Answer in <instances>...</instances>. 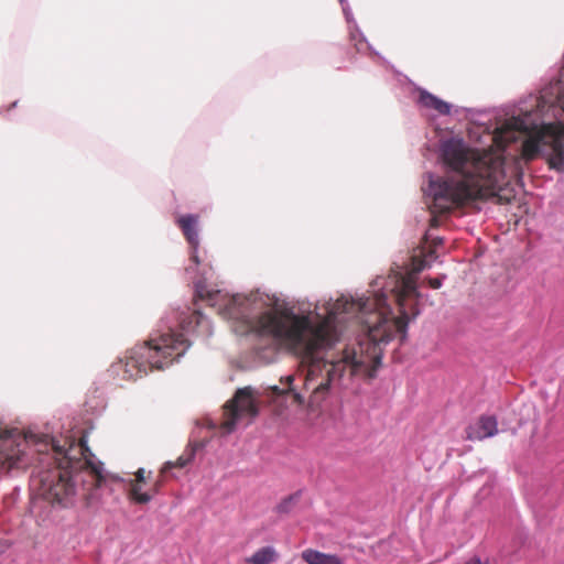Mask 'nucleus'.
Segmentation results:
<instances>
[{
	"mask_svg": "<svg viewBox=\"0 0 564 564\" xmlns=\"http://www.w3.org/2000/svg\"><path fill=\"white\" fill-rule=\"evenodd\" d=\"M422 269H424V261L423 260L420 262V264L417 265L416 270L421 271Z\"/></svg>",
	"mask_w": 564,
	"mask_h": 564,
	"instance_id": "26",
	"label": "nucleus"
},
{
	"mask_svg": "<svg viewBox=\"0 0 564 564\" xmlns=\"http://www.w3.org/2000/svg\"><path fill=\"white\" fill-rule=\"evenodd\" d=\"M259 394L251 387H243L236 391L232 399H230L224 406V421L221 429L231 433L237 423L247 419L248 423L252 422L259 414Z\"/></svg>",
	"mask_w": 564,
	"mask_h": 564,
	"instance_id": "7",
	"label": "nucleus"
},
{
	"mask_svg": "<svg viewBox=\"0 0 564 564\" xmlns=\"http://www.w3.org/2000/svg\"><path fill=\"white\" fill-rule=\"evenodd\" d=\"M419 102L421 104V106L427 109H433L437 113L443 116L449 115L451 112L449 104L423 89L420 90L419 93Z\"/></svg>",
	"mask_w": 564,
	"mask_h": 564,
	"instance_id": "12",
	"label": "nucleus"
},
{
	"mask_svg": "<svg viewBox=\"0 0 564 564\" xmlns=\"http://www.w3.org/2000/svg\"><path fill=\"white\" fill-rule=\"evenodd\" d=\"M512 169H513V173H514V175H516L517 177H520V176H521V174H522V169H521V159H519V158H518V159H516V160L513 161V166H512Z\"/></svg>",
	"mask_w": 564,
	"mask_h": 564,
	"instance_id": "21",
	"label": "nucleus"
},
{
	"mask_svg": "<svg viewBox=\"0 0 564 564\" xmlns=\"http://www.w3.org/2000/svg\"><path fill=\"white\" fill-rule=\"evenodd\" d=\"M290 501H291V499L283 501V502L279 506V509H280V510H282V511H286V510H288V506H289Z\"/></svg>",
	"mask_w": 564,
	"mask_h": 564,
	"instance_id": "24",
	"label": "nucleus"
},
{
	"mask_svg": "<svg viewBox=\"0 0 564 564\" xmlns=\"http://www.w3.org/2000/svg\"><path fill=\"white\" fill-rule=\"evenodd\" d=\"M467 437L471 441H481L498 433V423L495 416L482 415L475 425L467 429Z\"/></svg>",
	"mask_w": 564,
	"mask_h": 564,
	"instance_id": "10",
	"label": "nucleus"
},
{
	"mask_svg": "<svg viewBox=\"0 0 564 564\" xmlns=\"http://www.w3.org/2000/svg\"><path fill=\"white\" fill-rule=\"evenodd\" d=\"M129 497L134 502L144 505L152 499L153 495L150 492H142L141 484H138V481H130Z\"/></svg>",
	"mask_w": 564,
	"mask_h": 564,
	"instance_id": "16",
	"label": "nucleus"
},
{
	"mask_svg": "<svg viewBox=\"0 0 564 564\" xmlns=\"http://www.w3.org/2000/svg\"><path fill=\"white\" fill-rule=\"evenodd\" d=\"M555 99L550 101L554 107L564 110V84L551 87ZM518 134H525L522 143L521 159L532 161L539 155L546 158L551 169L562 170L564 166V123H550L542 127L528 124L524 118L512 117L497 129L498 143H511L518 140Z\"/></svg>",
	"mask_w": 564,
	"mask_h": 564,
	"instance_id": "3",
	"label": "nucleus"
},
{
	"mask_svg": "<svg viewBox=\"0 0 564 564\" xmlns=\"http://www.w3.org/2000/svg\"><path fill=\"white\" fill-rule=\"evenodd\" d=\"M68 444L69 454H72V463L69 468L73 470L74 481L77 485L82 482V489L84 497L89 500L91 498L93 490L102 486L106 481L104 474V464L100 462H93L89 453V448L84 440H79L78 443L66 442Z\"/></svg>",
	"mask_w": 564,
	"mask_h": 564,
	"instance_id": "6",
	"label": "nucleus"
},
{
	"mask_svg": "<svg viewBox=\"0 0 564 564\" xmlns=\"http://www.w3.org/2000/svg\"><path fill=\"white\" fill-rule=\"evenodd\" d=\"M48 467L41 470L36 477L37 495L51 505L66 508L73 503L78 490L73 470L69 468L72 454L68 447L54 444L53 455L48 456Z\"/></svg>",
	"mask_w": 564,
	"mask_h": 564,
	"instance_id": "5",
	"label": "nucleus"
},
{
	"mask_svg": "<svg viewBox=\"0 0 564 564\" xmlns=\"http://www.w3.org/2000/svg\"><path fill=\"white\" fill-rule=\"evenodd\" d=\"M278 558V553L272 546H264L246 558L248 564H271Z\"/></svg>",
	"mask_w": 564,
	"mask_h": 564,
	"instance_id": "14",
	"label": "nucleus"
},
{
	"mask_svg": "<svg viewBox=\"0 0 564 564\" xmlns=\"http://www.w3.org/2000/svg\"><path fill=\"white\" fill-rule=\"evenodd\" d=\"M302 558L307 564H344L343 560L335 554H326L313 549L302 552Z\"/></svg>",
	"mask_w": 564,
	"mask_h": 564,
	"instance_id": "13",
	"label": "nucleus"
},
{
	"mask_svg": "<svg viewBox=\"0 0 564 564\" xmlns=\"http://www.w3.org/2000/svg\"><path fill=\"white\" fill-rule=\"evenodd\" d=\"M293 381H294V376H288L284 379L283 378L281 379V383H283L285 386L284 389H280L278 386H274L271 389H272L273 393L276 394V395H283L285 393H292L293 402L295 404H297V405H303L304 402H305V399H304L302 393L296 392L293 389V387H292Z\"/></svg>",
	"mask_w": 564,
	"mask_h": 564,
	"instance_id": "15",
	"label": "nucleus"
},
{
	"mask_svg": "<svg viewBox=\"0 0 564 564\" xmlns=\"http://www.w3.org/2000/svg\"><path fill=\"white\" fill-rule=\"evenodd\" d=\"M203 319H204L203 314L199 311H194L192 313V315L189 316V321L186 324L185 323L183 324V328L189 330L193 328L191 326L192 323H194L195 326H199L203 323Z\"/></svg>",
	"mask_w": 564,
	"mask_h": 564,
	"instance_id": "18",
	"label": "nucleus"
},
{
	"mask_svg": "<svg viewBox=\"0 0 564 564\" xmlns=\"http://www.w3.org/2000/svg\"><path fill=\"white\" fill-rule=\"evenodd\" d=\"M134 476L135 478L131 481H138V484H143L145 481V470L143 468H139Z\"/></svg>",
	"mask_w": 564,
	"mask_h": 564,
	"instance_id": "19",
	"label": "nucleus"
},
{
	"mask_svg": "<svg viewBox=\"0 0 564 564\" xmlns=\"http://www.w3.org/2000/svg\"><path fill=\"white\" fill-rule=\"evenodd\" d=\"M192 457H193V454H189L187 457L182 455V456H180L174 462H166V463H164V465L161 468V474H166L172 468H183V467H185L191 462Z\"/></svg>",
	"mask_w": 564,
	"mask_h": 564,
	"instance_id": "17",
	"label": "nucleus"
},
{
	"mask_svg": "<svg viewBox=\"0 0 564 564\" xmlns=\"http://www.w3.org/2000/svg\"><path fill=\"white\" fill-rule=\"evenodd\" d=\"M189 347L183 334L167 333L150 338L143 346L133 348L124 360L113 366L122 379L137 380L152 370H163L185 354Z\"/></svg>",
	"mask_w": 564,
	"mask_h": 564,
	"instance_id": "4",
	"label": "nucleus"
},
{
	"mask_svg": "<svg viewBox=\"0 0 564 564\" xmlns=\"http://www.w3.org/2000/svg\"><path fill=\"white\" fill-rule=\"evenodd\" d=\"M197 293L200 299H205V295L202 293V291H198ZM220 297L225 300L224 310L221 312L225 316L238 318L240 315H242V311L239 308V306L243 303L245 299L240 297L239 295L226 297L223 296L219 291L215 293H207L206 295V299L208 302H210L212 306H214Z\"/></svg>",
	"mask_w": 564,
	"mask_h": 564,
	"instance_id": "11",
	"label": "nucleus"
},
{
	"mask_svg": "<svg viewBox=\"0 0 564 564\" xmlns=\"http://www.w3.org/2000/svg\"><path fill=\"white\" fill-rule=\"evenodd\" d=\"M177 225L180 226L183 235L185 236L187 242L191 246V249H192L191 260L196 265H198L199 264V259H198V254H197V248L199 245L198 232H197L198 216H196V215L181 216L177 219Z\"/></svg>",
	"mask_w": 564,
	"mask_h": 564,
	"instance_id": "9",
	"label": "nucleus"
},
{
	"mask_svg": "<svg viewBox=\"0 0 564 564\" xmlns=\"http://www.w3.org/2000/svg\"><path fill=\"white\" fill-rule=\"evenodd\" d=\"M465 564H489L488 561L482 562L479 557H473L469 561H467Z\"/></svg>",
	"mask_w": 564,
	"mask_h": 564,
	"instance_id": "23",
	"label": "nucleus"
},
{
	"mask_svg": "<svg viewBox=\"0 0 564 564\" xmlns=\"http://www.w3.org/2000/svg\"><path fill=\"white\" fill-rule=\"evenodd\" d=\"M419 297L415 279L394 272L371 296L336 300L328 318L317 325L307 316L265 312L258 317L257 329L308 361L304 388L312 389L310 404H315L325 399L346 365L354 373L365 370L369 378L376 376L383 347L397 334L401 343L405 340L410 318L420 314Z\"/></svg>",
	"mask_w": 564,
	"mask_h": 564,
	"instance_id": "1",
	"label": "nucleus"
},
{
	"mask_svg": "<svg viewBox=\"0 0 564 564\" xmlns=\"http://www.w3.org/2000/svg\"><path fill=\"white\" fill-rule=\"evenodd\" d=\"M427 282H429V285L432 289H440L442 286V279L441 278H430L427 280Z\"/></svg>",
	"mask_w": 564,
	"mask_h": 564,
	"instance_id": "22",
	"label": "nucleus"
},
{
	"mask_svg": "<svg viewBox=\"0 0 564 564\" xmlns=\"http://www.w3.org/2000/svg\"><path fill=\"white\" fill-rule=\"evenodd\" d=\"M345 0H339L340 3H343Z\"/></svg>",
	"mask_w": 564,
	"mask_h": 564,
	"instance_id": "27",
	"label": "nucleus"
},
{
	"mask_svg": "<svg viewBox=\"0 0 564 564\" xmlns=\"http://www.w3.org/2000/svg\"><path fill=\"white\" fill-rule=\"evenodd\" d=\"M441 243H442V239L441 238H435V239L432 240V246L431 247L436 248Z\"/></svg>",
	"mask_w": 564,
	"mask_h": 564,
	"instance_id": "25",
	"label": "nucleus"
},
{
	"mask_svg": "<svg viewBox=\"0 0 564 564\" xmlns=\"http://www.w3.org/2000/svg\"><path fill=\"white\" fill-rule=\"evenodd\" d=\"M24 444L21 438L14 437L9 431L0 429V466L12 469L23 463L24 452L20 446Z\"/></svg>",
	"mask_w": 564,
	"mask_h": 564,
	"instance_id": "8",
	"label": "nucleus"
},
{
	"mask_svg": "<svg viewBox=\"0 0 564 564\" xmlns=\"http://www.w3.org/2000/svg\"><path fill=\"white\" fill-rule=\"evenodd\" d=\"M441 155L444 164L455 174L430 183L433 195L431 227L440 226L437 213L446 214L476 200L496 197L499 204H507L513 198L509 193H502L506 170L501 156L473 149L459 139L445 141Z\"/></svg>",
	"mask_w": 564,
	"mask_h": 564,
	"instance_id": "2",
	"label": "nucleus"
},
{
	"mask_svg": "<svg viewBox=\"0 0 564 564\" xmlns=\"http://www.w3.org/2000/svg\"><path fill=\"white\" fill-rule=\"evenodd\" d=\"M164 475H165V474H161V473H160L159 478H158V479L155 480V482L153 484V490H152V492H151L152 495H155V494H158V492H159V490H160V488H161V486H162V484H163V481H164V479H163Z\"/></svg>",
	"mask_w": 564,
	"mask_h": 564,
	"instance_id": "20",
	"label": "nucleus"
}]
</instances>
